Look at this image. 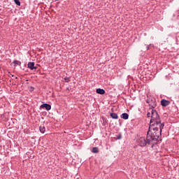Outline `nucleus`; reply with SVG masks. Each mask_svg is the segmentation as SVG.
<instances>
[{
	"instance_id": "nucleus-18",
	"label": "nucleus",
	"mask_w": 179,
	"mask_h": 179,
	"mask_svg": "<svg viewBox=\"0 0 179 179\" xmlns=\"http://www.w3.org/2000/svg\"><path fill=\"white\" fill-rule=\"evenodd\" d=\"M55 1H59V0H55Z\"/></svg>"
},
{
	"instance_id": "nucleus-2",
	"label": "nucleus",
	"mask_w": 179,
	"mask_h": 179,
	"mask_svg": "<svg viewBox=\"0 0 179 179\" xmlns=\"http://www.w3.org/2000/svg\"><path fill=\"white\" fill-rule=\"evenodd\" d=\"M137 145L138 146H141V148H144V146H146L147 145H152V143L150 140L147 138V137H141L138 138L137 141Z\"/></svg>"
},
{
	"instance_id": "nucleus-6",
	"label": "nucleus",
	"mask_w": 179,
	"mask_h": 179,
	"mask_svg": "<svg viewBox=\"0 0 179 179\" xmlns=\"http://www.w3.org/2000/svg\"><path fill=\"white\" fill-rule=\"evenodd\" d=\"M96 92L98 94H104L106 93V90L101 88L96 89Z\"/></svg>"
},
{
	"instance_id": "nucleus-17",
	"label": "nucleus",
	"mask_w": 179,
	"mask_h": 179,
	"mask_svg": "<svg viewBox=\"0 0 179 179\" xmlns=\"http://www.w3.org/2000/svg\"><path fill=\"white\" fill-rule=\"evenodd\" d=\"M146 49H147V50H150V45H148V46L146 47Z\"/></svg>"
},
{
	"instance_id": "nucleus-10",
	"label": "nucleus",
	"mask_w": 179,
	"mask_h": 179,
	"mask_svg": "<svg viewBox=\"0 0 179 179\" xmlns=\"http://www.w3.org/2000/svg\"><path fill=\"white\" fill-rule=\"evenodd\" d=\"M92 153H99V148L97 147H94L92 149Z\"/></svg>"
},
{
	"instance_id": "nucleus-8",
	"label": "nucleus",
	"mask_w": 179,
	"mask_h": 179,
	"mask_svg": "<svg viewBox=\"0 0 179 179\" xmlns=\"http://www.w3.org/2000/svg\"><path fill=\"white\" fill-rule=\"evenodd\" d=\"M121 118L123 120H128V118H129V115H128V113H122L121 115Z\"/></svg>"
},
{
	"instance_id": "nucleus-4",
	"label": "nucleus",
	"mask_w": 179,
	"mask_h": 179,
	"mask_svg": "<svg viewBox=\"0 0 179 179\" xmlns=\"http://www.w3.org/2000/svg\"><path fill=\"white\" fill-rule=\"evenodd\" d=\"M161 105L162 106V107H167V106L170 105V102L169 101H167L166 99H162L161 101Z\"/></svg>"
},
{
	"instance_id": "nucleus-13",
	"label": "nucleus",
	"mask_w": 179,
	"mask_h": 179,
	"mask_svg": "<svg viewBox=\"0 0 179 179\" xmlns=\"http://www.w3.org/2000/svg\"><path fill=\"white\" fill-rule=\"evenodd\" d=\"M14 2L15 4H17V6H20V0H14Z\"/></svg>"
},
{
	"instance_id": "nucleus-5",
	"label": "nucleus",
	"mask_w": 179,
	"mask_h": 179,
	"mask_svg": "<svg viewBox=\"0 0 179 179\" xmlns=\"http://www.w3.org/2000/svg\"><path fill=\"white\" fill-rule=\"evenodd\" d=\"M41 108H45V110L49 111V110H51V105L48 103H43L41 106Z\"/></svg>"
},
{
	"instance_id": "nucleus-12",
	"label": "nucleus",
	"mask_w": 179,
	"mask_h": 179,
	"mask_svg": "<svg viewBox=\"0 0 179 179\" xmlns=\"http://www.w3.org/2000/svg\"><path fill=\"white\" fill-rule=\"evenodd\" d=\"M152 111H156V110H151V113H150V112H148V113H147V117H151V120H152Z\"/></svg>"
},
{
	"instance_id": "nucleus-1",
	"label": "nucleus",
	"mask_w": 179,
	"mask_h": 179,
	"mask_svg": "<svg viewBox=\"0 0 179 179\" xmlns=\"http://www.w3.org/2000/svg\"><path fill=\"white\" fill-rule=\"evenodd\" d=\"M164 128V122L162 123L160 116L157 111H152V119L150 122V127L147 133V139L150 141L151 144L157 143L159 138L162 136V130Z\"/></svg>"
},
{
	"instance_id": "nucleus-3",
	"label": "nucleus",
	"mask_w": 179,
	"mask_h": 179,
	"mask_svg": "<svg viewBox=\"0 0 179 179\" xmlns=\"http://www.w3.org/2000/svg\"><path fill=\"white\" fill-rule=\"evenodd\" d=\"M27 68L31 69V71H33L34 69H37V66H34V62H28Z\"/></svg>"
},
{
	"instance_id": "nucleus-16",
	"label": "nucleus",
	"mask_w": 179,
	"mask_h": 179,
	"mask_svg": "<svg viewBox=\"0 0 179 179\" xmlns=\"http://www.w3.org/2000/svg\"><path fill=\"white\" fill-rule=\"evenodd\" d=\"M121 138H122V136H121V134H120V135L117 137V139H121Z\"/></svg>"
},
{
	"instance_id": "nucleus-7",
	"label": "nucleus",
	"mask_w": 179,
	"mask_h": 179,
	"mask_svg": "<svg viewBox=\"0 0 179 179\" xmlns=\"http://www.w3.org/2000/svg\"><path fill=\"white\" fill-rule=\"evenodd\" d=\"M110 117L113 120H118V115H117V113H110Z\"/></svg>"
},
{
	"instance_id": "nucleus-15",
	"label": "nucleus",
	"mask_w": 179,
	"mask_h": 179,
	"mask_svg": "<svg viewBox=\"0 0 179 179\" xmlns=\"http://www.w3.org/2000/svg\"><path fill=\"white\" fill-rule=\"evenodd\" d=\"M64 80L66 83H68V82H70L71 81V78H68V77H66L64 78Z\"/></svg>"
},
{
	"instance_id": "nucleus-9",
	"label": "nucleus",
	"mask_w": 179,
	"mask_h": 179,
	"mask_svg": "<svg viewBox=\"0 0 179 179\" xmlns=\"http://www.w3.org/2000/svg\"><path fill=\"white\" fill-rule=\"evenodd\" d=\"M39 131L41 132V134H44V132H45V127L40 126Z\"/></svg>"
},
{
	"instance_id": "nucleus-11",
	"label": "nucleus",
	"mask_w": 179,
	"mask_h": 179,
	"mask_svg": "<svg viewBox=\"0 0 179 179\" xmlns=\"http://www.w3.org/2000/svg\"><path fill=\"white\" fill-rule=\"evenodd\" d=\"M15 65H19V66H20V65H22V62H20L18 60H15L14 62Z\"/></svg>"
},
{
	"instance_id": "nucleus-14",
	"label": "nucleus",
	"mask_w": 179,
	"mask_h": 179,
	"mask_svg": "<svg viewBox=\"0 0 179 179\" xmlns=\"http://www.w3.org/2000/svg\"><path fill=\"white\" fill-rule=\"evenodd\" d=\"M150 107H152V108H156V103L155 102H153V103L152 104H150Z\"/></svg>"
}]
</instances>
